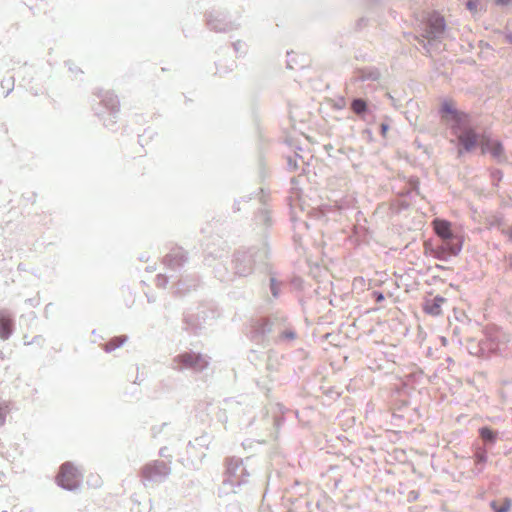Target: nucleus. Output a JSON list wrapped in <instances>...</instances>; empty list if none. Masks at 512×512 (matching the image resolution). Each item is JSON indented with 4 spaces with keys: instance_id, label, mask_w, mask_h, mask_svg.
<instances>
[{
    "instance_id": "f257e3e1",
    "label": "nucleus",
    "mask_w": 512,
    "mask_h": 512,
    "mask_svg": "<svg viewBox=\"0 0 512 512\" xmlns=\"http://www.w3.org/2000/svg\"><path fill=\"white\" fill-rule=\"evenodd\" d=\"M440 113L443 122L451 128L452 133L466 150L475 147L477 135L470 126V119L467 114L458 111L452 100L442 102Z\"/></svg>"
},
{
    "instance_id": "f03ea898",
    "label": "nucleus",
    "mask_w": 512,
    "mask_h": 512,
    "mask_svg": "<svg viewBox=\"0 0 512 512\" xmlns=\"http://www.w3.org/2000/svg\"><path fill=\"white\" fill-rule=\"evenodd\" d=\"M57 482L61 487L68 490L77 488L79 485L78 470L71 463H64L60 467Z\"/></svg>"
},
{
    "instance_id": "7ed1b4c3",
    "label": "nucleus",
    "mask_w": 512,
    "mask_h": 512,
    "mask_svg": "<svg viewBox=\"0 0 512 512\" xmlns=\"http://www.w3.org/2000/svg\"><path fill=\"white\" fill-rule=\"evenodd\" d=\"M175 361L180 368L202 370L207 366V361L201 355L190 352L179 355Z\"/></svg>"
},
{
    "instance_id": "20e7f679",
    "label": "nucleus",
    "mask_w": 512,
    "mask_h": 512,
    "mask_svg": "<svg viewBox=\"0 0 512 512\" xmlns=\"http://www.w3.org/2000/svg\"><path fill=\"white\" fill-rule=\"evenodd\" d=\"M446 299L441 296H435L425 300L423 310L431 316H439L442 313V306Z\"/></svg>"
},
{
    "instance_id": "39448f33",
    "label": "nucleus",
    "mask_w": 512,
    "mask_h": 512,
    "mask_svg": "<svg viewBox=\"0 0 512 512\" xmlns=\"http://www.w3.org/2000/svg\"><path fill=\"white\" fill-rule=\"evenodd\" d=\"M435 233L442 238L444 241H450L453 239V232L451 223L443 219H435L432 222Z\"/></svg>"
},
{
    "instance_id": "423d86ee",
    "label": "nucleus",
    "mask_w": 512,
    "mask_h": 512,
    "mask_svg": "<svg viewBox=\"0 0 512 512\" xmlns=\"http://www.w3.org/2000/svg\"><path fill=\"white\" fill-rule=\"evenodd\" d=\"M428 26H429V30L427 32L428 36L435 38L444 31V28H445L444 18L439 15H432L428 19Z\"/></svg>"
},
{
    "instance_id": "0eeeda50",
    "label": "nucleus",
    "mask_w": 512,
    "mask_h": 512,
    "mask_svg": "<svg viewBox=\"0 0 512 512\" xmlns=\"http://www.w3.org/2000/svg\"><path fill=\"white\" fill-rule=\"evenodd\" d=\"M12 329L13 321L11 316L5 311H0V338L8 339Z\"/></svg>"
},
{
    "instance_id": "6e6552de",
    "label": "nucleus",
    "mask_w": 512,
    "mask_h": 512,
    "mask_svg": "<svg viewBox=\"0 0 512 512\" xmlns=\"http://www.w3.org/2000/svg\"><path fill=\"white\" fill-rule=\"evenodd\" d=\"M351 109L353 110V112H355L356 114H362L366 111L367 109V104L364 100L362 99H355L353 100V102L351 103Z\"/></svg>"
},
{
    "instance_id": "1a4fd4ad",
    "label": "nucleus",
    "mask_w": 512,
    "mask_h": 512,
    "mask_svg": "<svg viewBox=\"0 0 512 512\" xmlns=\"http://www.w3.org/2000/svg\"><path fill=\"white\" fill-rule=\"evenodd\" d=\"M126 340V337H116L114 339H111L106 345H105V350L107 352H110L114 349H116L117 347L121 346Z\"/></svg>"
},
{
    "instance_id": "9d476101",
    "label": "nucleus",
    "mask_w": 512,
    "mask_h": 512,
    "mask_svg": "<svg viewBox=\"0 0 512 512\" xmlns=\"http://www.w3.org/2000/svg\"><path fill=\"white\" fill-rule=\"evenodd\" d=\"M9 412V406L7 403L0 404V426L5 423L6 415Z\"/></svg>"
},
{
    "instance_id": "9b49d317",
    "label": "nucleus",
    "mask_w": 512,
    "mask_h": 512,
    "mask_svg": "<svg viewBox=\"0 0 512 512\" xmlns=\"http://www.w3.org/2000/svg\"><path fill=\"white\" fill-rule=\"evenodd\" d=\"M388 129H389V126L387 124H385V123L381 124V135L383 137H386Z\"/></svg>"
},
{
    "instance_id": "f8f14e48",
    "label": "nucleus",
    "mask_w": 512,
    "mask_h": 512,
    "mask_svg": "<svg viewBox=\"0 0 512 512\" xmlns=\"http://www.w3.org/2000/svg\"><path fill=\"white\" fill-rule=\"evenodd\" d=\"M460 251V246L450 247L449 254L456 255Z\"/></svg>"
},
{
    "instance_id": "ddd939ff",
    "label": "nucleus",
    "mask_w": 512,
    "mask_h": 512,
    "mask_svg": "<svg viewBox=\"0 0 512 512\" xmlns=\"http://www.w3.org/2000/svg\"><path fill=\"white\" fill-rule=\"evenodd\" d=\"M468 8L473 10L475 7L474 5L472 4V2H468Z\"/></svg>"
}]
</instances>
